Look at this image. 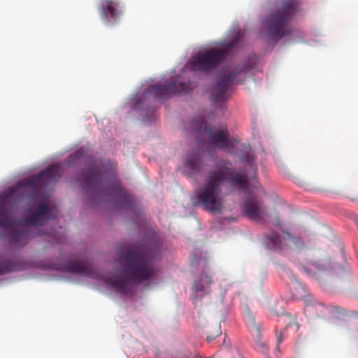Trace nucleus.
Returning a JSON list of instances; mask_svg holds the SVG:
<instances>
[{
    "instance_id": "f257e3e1",
    "label": "nucleus",
    "mask_w": 358,
    "mask_h": 358,
    "mask_svg": "<svg viewBox=\"0 0 358 358\" xmlns=\"http://www.w3.org/2000/svg\"><path fill=\"white\" fill-rule=\"evenodd\" d=\"M224 183L243 191L248 188L246 173L236 172L230 161L222 159L208 171L203 185L196 194V203L213 213L221 212L224 207L222 186Z\"/></svg>"
},
{
    "instance_id": "f03ea898",
    "label": "nucleus",
    "mask_w": 358,
    "mask_h": 358,
    "mask_svg": "<svg viewBox=\"0 0 358 358\" xmlns=\"http://www.w3.org/2000/svg\"><path fill=\"white\" fill-rule=\"evenodd\" d=\"M153 256L152 250L141 244L132 245L121 252L118 258L122 266L120 273L124 279L110 280L107 283L121 294H132L131 283L143 282L156 273Z\"/></svg>"
},
{
    "instance_id": "7ed1b4c3",
    "label": "nucleus",
    "mask_w": 358,
    "mask_h": 358,
    "mask_svg": "<svg viewBox=\"0 0 358 358\" xmlns=\"http://www.w3.org/2000/svg\"><path fill=\"white\" fill-rule=\"evenodd\" d=\"M79 180L87 195L92 198L103 195L113 196L120 208L129 210L136 206L133 195L121 186L116 174L103 173L96 161L90 162L87 171L80 176Z\"/></svg>"
},
{
    "instance_id": "20e7f679",
    "label": "nucleus",
    "mask_w": 358,
    "mask_h": 358,
    "mask_svg": "<svg viewBox=\"0 0 358 358\" xmlns=\"http://www.w3.org/2000/svg\"><path fill=\"white\" fill-rule=\"evenodd\" d=\"M0 227L4 229H10L9 241L14 246L22 247L26 245L31 238L35 237L32 234L31 227L35 228L48 224V221L55 220L56 215L49 206L43 201L38 203L36 209L30 212L24 224L21 225V229L17 230L16 222L8 217L7 214L0 216Z\"/></svg>"
},
{
    "instance_id": "39448f33",
    "label": "nucleus",
    "mask_w": 358,
    "mask_h": 358,
    "mask_svg": "<svg viewBox=\"0 0 358 358\" xmlns=\"http://www.w3.org/2000/svg\"><path fill=\"white\" fill-rule=\"evenodd\" d=\"M238 36L234 37L222 48H212L194 57L187 64L192 70L209 72L217 67L238 43Z\"/></svg>"
},
{
    "instance_id": "423d86ee",
    "label": "nucleus",
    "mask_w": 358,
    "mask_h": 358,
    "mask_svg": "<svg viewBox=\"0 0 358 358\" xmlns=\"http://www.w3.org/2000/svg\"><path fill=\"white\" fill-rule=\"evenodd\" d=\"M192 129L198 134L207 136L209 143L213 147L227 150L231 145L227 129L210 127L203 117H197L192 120Z\"/></svg>"
},
{
    "instance_id": "0eeeda50",
    "label": "nucleus",
    "mask_w": 358,
    "mask_h": 358,
    "mask_svg": "<svg viewBox=\"0 0 358 358\" xmlns=\"http://www.w3.org/2000/svg\"><path fill=\"white\" fill-rule=\"evenodd\" d=\"M194 87L193 83H186L178 80V78H173L164 85L155 84L149 87L145 94L150 95L154 99L162 101L169 99L173 94L187 92Z\"/></svg>"
},
{
    "instance_id": "6e6552de",
    "label": "nucleus",
    "mask_w": 358,
    "mask_h": 358,
    "mask_svg": "<svg viewBox=\"0 0 358 358\" xmlns=\"http://www.w3.org/2000/svg\"><path fill=\"white\" fill-rule=\"evenodd\" d=\"M61 174L60 166L58 164H52L39 174L32 178H27L23 182V185L35 189L41 185L55 182L61 176Z\"/></svg>"
},
{
    "instance_id": "1a4fd4ad",
    "label": "nucleus",
    "mask_w": 358,
    "mask_h": 358,
    "mask_svg": "<svg viewBox=\"0 0 358 358\" xmlns=\"http://www.w3.org/2000/svg\"><path fill=\"white\" fill-rule=\"evenodd\" d=\"M243 210L248 218L256 222L262 221L267 216L266 207L252 194L247 195Z\"/></svg>"
},
{
    "instance_id": "9d476101",
    "label": "nucleus",
    "mask_w": 358,
    "mask_h": 358,
    "mask_svg": "<svg viewBox=\"0 0 358 358\" xmlns=\"http://www.w3.org/2000/svg\"><path fill=\"white\" fill-rule=\"evenodd\" d=\"M287 237L281 240L275 232H271L266 236V244L269 249L282 250L285 246L293 245L296 249L304 247V242L299 238H296L289 233Z\"/></svg>"
},
{
    "instance_id": "9b49d317",
    "label": "nucleus",
    "mask_w": 358,
    "mask_h": 358,
    "mask_svg": "<svg viewBox=\"0 0 358 358\" xmlns=\"http://www.w3.org/2000/svg\"><path fill=\"white\" fill-rule=\"evenodd\" d=\"M236 73L231 71L221 78L217 83L212 94V101L219 102L227 99V92L236 78Z\"/></svg>"
},
{
    "instance_id": "f8f14e48",
    "label": "nucleus",
    "mask_w": 358,
    "mask_h": 358,
    "mask_svg": "<svg viewBox=\"0 0 358 358\" xmlns=\"http://www.w3.org/2000/svg\"><path fill=\"white\" fill-rule=\"evenodd\" d=\"M99 12L105 23L117 20L122 13L120 1L117 0H103L101 2Z\"/></svg>"
},
{
    "instance_id": "ddd939ff",
    "label": "nucleus",
    "mask_w": 358,
    "mask_h": 358,
    "mask_svg": "<svg viewBox=\"0 0 358 358\" xmlns=\"http://www.w3.org/2000/svg\"><path fill=\"white\" fill-rule=\"evenodd\" d=\"M64 270L87 277H90L93 274L92 265L85 262H70L64 266Z\"/></svg>"
},
{
    "instance_id": "4468645a",
    "label": "nucleus",
    "mask_w": 358,
    "mask_h": 358,
    "mask_svg": "<svg viewBox=\"0 0 358 358\" xmlns=\"http://www.w3.org/2000/svg\"><path fill=\"white\" fill-rule=\"evenodd\" d=\"M203 166L201 156L196 153L192 156L188 157L184 165V171L189 176H193L201 172Z\"/></svg>"
},
{
    "instance_id": "2eb2a0df",
    "label": "nucleus",
    "mask_w": 358,
    "mask_h": 358,
    "mask_svg": "<svg viewBox=\"0 0 358 358\" xmlns=\"http://www.w3.org/2000/svg\"><path fill=\"white\" fill-rule=\"evenodd\" d=\"M212 284V280L208 275L202 274L196 278L192 286L193 292L195 294L202 293L203 295L210 292V287Z\"/></svg>"
},
{
    "instance_id": "dca6fc26",
    "label": "nucleus",
    "mask_w": 358,
    "mask_h": 358,
    "mask_svg": "<svg viewBox=\"0 0 358 358\" xmlns=\"http://www.w3.org/2000/svg\"><path fill=\"white\" fill-rule=\"evenodd\" d=\"M324 268V265L319 262H310L302 266L303 271L310 276L315 275L317 273L323 271Z\"/></svg>"
},
{
    "instance_id": "f3484780",
    "label": "nucleus",
    "mask_w": 358,
    "mask_h": 358,
    "mask_svg": "<svg viewBox=\"0 0 358 358\" xmlns=\"http://www.w3.org/2000/svg\"><path fill=\"white\" fill-rule=\"evenodd\" d=\"M20 270V266L13 261L0 260V275Z\"/></svg>"
},
{
    "instance_id": "a211bd4d",
    "label": "nucleus",
    "mask_w": 358,
    "mask_h": 358,
    "mask_svg": "<svg viewBox=\"0 0 358 358\" xmlns=\"http://www.w3.org/2000/svg\"><path fill=\"white\" fill-rule=\"evenodd\" d=\"M85 155V150L83 148L78 149L76 150L72 155H71L69 157V164L73 165L77 164V161L83 159Z\"/></svg>"
},
{
    "instance_id": "6ab92c4d",
    "label": "nucleus",
    "mask_w": 358,
    "mask_h": 358,
    "mask_svg": "<svg viewBox=\"0 0 358 358\" xmlns=\"http://www.w3.org/2000/svg\"><path fill=\"white\" fill-rule=\"evenodd\" d=\"M7 198L4 196H0V216H4L7 214Z\"/></svg>"
},
{
    "instance_id": "aec40b11",
    "label": "nucleus",
    "mask_w": 358,
    "mask_h": 358,
    "mask_svg": "<svg viewBox=\"0 0 358 358\" xmlns=\"http://www.w3.org/2000/svg\"><path fill=\"white\" fill-rule=\"evenodd\" d=\"M250 321L251 324L252 325V327L255 329V330L257 331H259V330H260L259 327L256 324L255 319L254 318V317L250 316Z\"/></svg>"
},
{
    "instance_id": "412c9836",
    "label": "nucleus",
    "mask_w": 358,
    "mask_h": 358,
    "mask_svg": "<svg viewBox=\"0 0 358 358\" xmlns=\"http://www.w3.org/2000/svg\"><path fill=\"white\" fill-rule=\"evenodd\" d=\"M283 338H284V332L281 331L278 336V345L282 342Z\"/></svg>"
},
{
    "instance_id": "4be33fe9",
    "label": "nucleus",
    "mask_w": 358,
    "mask_h": 358,
    "mask_svg": "<svg viewBox=\"0 0 358 358\" xmlns=\"http://www.w3.org/2000/svg\"><path fill=\"white\" fill-rule=\"evenodd\" d=\"M336 310L339 313H344V309L341 308L340 306L336 307Z\"/></svg>"
},
{
    "instance_id": "5701e85b",
    "label": "nucleus",
    "mask_w": 358,
    "mask_h": 358,
    "mask_svg": "<svg viewBox=\"0 0 358 358\" xmlns=\"http://www.w3.org/2000/svg\"><path fill=\"white\" fill-rule=\"evenodd\" d=\"M310 308H311V306L310 305H308L306 307L307 309H310Z\"/></svg>"
},
{
    "instance_id": "b1692460",
    "label": "nucleus",
    "mask_w": 358,
    "mask_h": 358,
    "mask_svg": "<svg viewBox=\"0 0 358 358\" xmlns=\"http://www.w3.org/2000/svg\"><path fill=\"white\" fill-rule=\"evenodd\" d=\"M43 233L40 232L37 235H41Z\"/></svg>"
},
{
    "instance_id": "393cba45",
    "label": "nucleus",
    "mask_w": 358,
    "mask_h": 358,
    "mask_svg": "<svg viewBox=\"0 0 358 358\" xmlns=\"http://www.w3.org/2000/svg\"><path fill=\"white\" fill-rule=\"evenodd\" d=\"M357 315H358V313H357Z\"/></svg>"
}]
</instances>
